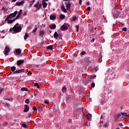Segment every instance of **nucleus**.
<instances>
[{
	"label": "nucleus",
	"instance_id": "28",
	"mask_svg": "<svg viewBox=\"0 0 129 129\" xmlns=\"http://www.w3.org/2000/svg\"><path fill=\"white\" fill-rule=\"evenodd\" d=\"M29 102H30V100H29V99H27L25 100V103H27V104H29Z\"/></svg>",
	"mask_w": 129,
	"mask_h": 129
},
{
	"label": "nucleus",
	"instance_id": "52",
	"mask_svg": "<svg viewBox=\"0 0 129 129\" xmlns=\"http://www.w3.org/2000/svg\"><path fill=\"white\" fill-rule=\"evenodd\" d=\"M34 96L36 97L37 96V94H34Z\"/></svg>",
	"mask_w": 129,
	"mask_h": 129
},
{
	"label": "nucleus",
	"instance_id": "11",
	"mask_svg": "<svg viewBox=\"0 0 129 129\" xmlns=\"http://www.w3.org/2000/svg\"><path fill=\"white\" fill-rule=\"evenodd\" d=\"M22 72H25V69L19 70L14 72V74L16 73H22Z\"/></svg>",
	"mask_w": 129,
	"mask_h": 129
},
{
	"label": "nucleus",
	"instance_id": "2",
	"mask_svg": "<svg viewBox=\"0 0 129 129\" xmlns=\"http://www.w3.org/2000/svg\"><path fill=\"white\" fill-rule=\"evenodd\" d=\"M17 25H19V24L17 23L13 27V28L10 29V32H11V33H12V34L19 33V32H21V31H22V27H21V26H17Z\"/></svg>",
	"mask_w": 129,
	"mask_h": 129
},
{
	"label": "nucleus",
	"instance_id": "53",
	"mask_svg": "<svg viewBox=\"0 0 129 129\" xmlns=\"http://www.w3.org/2000/svg\"><path fill=\"white\" fill-rule=\"evenodd\" d=\"M36 87H37V88H40V86H39V85H38V86H36Z\"/></svg>",
	"mask_w": 129,
	"mask_h": 129
},
{
	"label": "nucleus",
	"instance_id": "24",
	"mask_svg": "<svg viewBox=\"0 0 129 129\" xmlns=\"http://www.w3.org/2000/svg\"><path fill=\"white\" fill-rule=\"evenodd\" d=\"M66 90H67V89H66V87H63L62 89V93H65V92H66Z\"/></svg>",
	"mask_w": 129,
	"mask_h": 129
},
{
	"label": "nucleus",
	"instance_id": "3",
	"mask_svg": "<svg viewBox=\"0 0 129 129\" xmlns=\"http://www.w3.org/2000/svg\"><path fill=\"white\" fill-rule=\"evenodd\" d=\"M34 8H36L37 10H40V9L42 8V4L38 2V3L34 5Z\"/></svg>",
	"mask_w": 129,
	"mask_h": 129
},
{
	"label": "nucleus",
	"instance_id": "31",
	"mask_svg": "<svg viewBox=\"0 0 129 129\" xmlns=\"http://www.w3.org/2000/svg\"><path fill=\"white\" fill-rule=\"evenodd\" d=\"M95 87V84L94 83H92L91 84V87H92L93 88H94Z\"/></svg>",
	"mask_w": 129,
	"mask_h": 129
},
{
	"label": "nucleus",
	"instance_id": "7",
	"mask_svg": "<svg viewBox=\"0 0 129 129\" xmlns=\"http://www.w3.org/2000/svg\"><path fill=\"white\" fill-rule=\"evenodd\" d=\"M24 62H25V60H18L17 61V64L18 66H20V65H21V64H23L24 63Z\"/></svg>",
	"mask_w": 129,
	"mask_h": 129
},
{
	"label": "nucleus",
	"instance_id": "35",
	"mask_svg": "<svg viewBox=\"0 0 129 129\" xmlns=\"http://www.w3.org/2000/svg\"><path fill=\"white\" fill-rule=\"evenodd\" d=\"M77 19V17H76V16H74L73 18V21H76Z\"/></svg>",
	"mask_w": 129,
	"mask_h": 129
},
{
	"label": "nucleus",
	"instance_id": "5",
	"mask_svg": "<svg viewBox=\"0 0 129 129\" xmlns=\"http://www.w3.org/2000/svg\"><path fill=\"white\" fill-rule=\"evenodd\" d=\"M25 4V1H21V2H16L15 5L18 6V7H20L21 6H23Z\"/></svg>",
	"mask_w": 129,
	"mask_h": 129
},
{
	"label": "nucleus",
	"instance_id": "43",
	"mask_svg": "<svg viewBox=\"0 0 129 129\" xmlns=\"http://www.w3.org/2000/svg\"><path fill=\"white\" fill-rule=\"evenodd\" d=\"M22 14V10H20V11L18 12L19 15H21Z\"/></svg>",
	"mask_w": 129,
	"mask_h": 129
},
{
	"label": "nucleus",
	"instance_id": "56",
	"mask_svg": "<svg viewBox=\"0 0 129 129\" xmlns=\"http://www.w3.org/2000/svg\"><path fill=\"white\" fill-rule=\"evenodd\" d=\"M121 118H122L123 119H124V117L122 116V117H121Z\"/></svg>",
	"mask_w": 129,
	"mask_h": 129
},
{
	"label": "nucleus",
	"instance_id": "49",
	"mask_svg": "<svg viewBox=\"0 0 129 129\" xmlns=\"http://www.w3.org/2000/svg\"><path fill=\"white\" fill-rule=\"evenodd\" d=\"M76 29H79V26H78V25H76Z\"/></svg>",
	"mask_w": 129,
	"mask_h": 129
},
{
	"label": "nucleus",
	"instance_id": "55",
	"mask_svg": "<svg viewBox=\"0 0 129 129\" xmlns=\"http://www.w3.org/2000/svg\"><path fill=\"white\" fill-rule=\"evenodd\" d=\"M84 125H87V123H85Z\"/></svg>",
	"mask_w": 129,
	"mask_h": 129
},
{
	"label": "nucleus",
	"instance_id": "54",
	"mask_svg": "<svg viewBox=\"0 0 129 129\" xmlns=\"http://www.w3.org/2000/svg\"><path fill=\"white\" fill-rule=\"evenodd\" d=\"M36 87H37V88H40V86H39V85H38V86H36Z\"/></svg>",
	"mask_w": 129,
	"mask_h": 129
},
{
	"label": "nucleus",
	"instance_id": "9",
	"mask_svg": "<svg viewBox=\"0 0 129 129\" xmlns=\"http://www.w3.org/2000/svg\"><path fill=\"white\" fill-rule=\"evenodd\" d=\"M60 30H61V31H65V30H68V27L63 25L62 26H61Z\"/></svg>",
	"mask_w": 129,
	"mask_h": 129
},
{
	"label": "nucleus",
	"instance_id": "30",
	"mask_svg": "<svg viewBox=\"0 0 129 129\" xmlns=\"http://www.w3.org/2000/svg\"><path fill=\"white\" fill-rule=\"evenodd\" d=\"M85 54H86V52L85 51H82L81 53V56H82L83 55H85Z\"/></svg>",
	"mask_w": 129,
	"mask_h": 129
},
{
	"label": "nucleus",
	"instance_id": "18",
	"mask_svg": "<svg viewBox=\"0 0 129 129\" xmlns=\"http://www.w3.org/2000/svg\"><path fill=\"white\" fill-rule=\"evenodd\" d=\"M120 115H123V116H128V114H127V113L125 112H121Z\"/></svg>",
	"mask_w": 129,
	"mask_h": 129
},
{
	"label": "nucleus",
	"instance_id": "1",
	"mask_svg": "<svg viewBox=\"0 0 129 129\" xmlns=\"http://www.w3.org/2000/svg\"><path fill=\"white\" fill-rule=\"evenodd\" d=\"M18 11H15L14 13L10 14L7 18L5 19L6 22H7L8 24H13L16 20H18L19 17H21V14H18ZM16 17L14 18V17Z\"/></svg>",
	"mask_w": 129,
	"mask_h": 129
},
{
	"label": "nucleus",
	"instance_id": "37",
	"mask_svg": "<svg viewBox=\"0 0 129 129\" xmlns=\"http://www.w3.org/2000/svg\"><path fill=\"white\" fill-rule=\"evenodd\" d=\"M118 125H119V126H123V125L121 123H118Z\"/></svg>",
	"mask_w": 129,
	"mask_h": 129
},
{
	"label": "nucleus",
	"instance_id": "16",
	"mask_svg": "<svg viewBox=\"0 0 129 129\" xmlns=\"http://www.w3.org/2000/svg\"><path fill=\"white\" fill-rule=\"evenodd\" d=\"M50 28L54 30V29H56V25L55 24H52V25H50L49 26Z\"/></svg>",
	"mask_w": 129,
	"mask_h": 129
},
{
	"label": "nucleus",
	"instance_id": "47",
	"mask_svg": "<svg viewBox=\"0 0 129 129\" xmlns=\"http://www.w3.org/2000/svg\"><path fill=\"white\" fill-rule=\"evenodd\" d=\"M79 4L80 5H81V4H82V0H79Z\"/></svg>",
	"mask_w": 129,
	"mask_h": 129
},
{
	"label": "nucleus",
	"instance_id": "13",
	"mask_svg": "<svg viewBox=\"0 0 129 129\" xmlns=\"http://www.w3.org/2000/svg\"><path fill=\"white\" fill-rule=\"evenodd\" d=\"M88 120H91V117H92V115L91 114H88L87 115Z\"/></svg>",
	"mask_w": 129,
	"mask_h": 129
},
{
	"label": "nucleus",
	"instance_id": "23",
	"mask_svg": "<svg viewBox=\"0 0 129 129\" xmlns=\"http://www.w3.org/2000/svg\"><path fill=\"white\" fill-rule=\"evenodd\" d=\"M48 50H53V46L52 45H49L47 46Z\"/></svg>",
	"mask_w": 129,
	"mask_h": 129
},
{
	"label": "nucleus",
	"instance_id": "26",
	"mask_svg": "<svg viewBox=\"0 0 129 129\" xmlns=\"http://www.w3.org/2000/svg\"><path fill=\"white\" fill-rule=\"evenodd\" d=\"M56 17L54 15H51L50 16V20H54V19H55Z\"/></svg>",
	"mask_w": 129,
	"mask_h": 129
},
{
	"label": "nucleus",
	"instance_id": "32",
	"mask_svg": "<svg viewBox=\"0 0 129 129\" xmlns=\"http://www.w3.org/2000/svg\"><path fill=\"white\" fill-rule=\"evenodd\" d=\"M3 91H4V89L0 88V95L2 94Z\"/></svg>",
	"mask_w": 129,
	"mask_h": 129
},
{
	"label": "nucleus",
	"instance_id": "12",
	"mask_svg": "<svg viewBox=\"0 0 129 129\" xmlns=\"http://www.w3.org/2000/svg\"><path fill=\"white\" fill-rule=\"evenodd\" d=\"M53 36H54V38H55V39H57L58 37H59V34L57 32H55V33L53 34Z\"/></svg>",
	"mask_w": 129,
	"mask_h": 129
},
{
	"label": "nucleus",
	"instance_id": "62",
	"mask_svg": "<svg viewBox=\"0 0 129 129\" xmlns=\"http://www.w3.org/2000/svg\"><path fill=\"white\" fill-rule=\"evenodd\" d=\"M117 129H120L119 127H117Z\"/></svg>",
	"mask_w": 129,
	"mask_h": 129
},
{
	"label": "nucleus",
	"instance_id": "45",
	"mask_svg": "<svg viewBox=\"0 0 129 129\" xmlns=\"http://www.w3.org/2000/svg\"><path fill=\"white\" fill-rule=\"evenodd\" d=\"M33 110H37V108H36V107H33Z\"/></svg>",
	"mask_w": 129,
	"mask_h": 129
},
{
	"label": "nucleus",
	"instance_id": "19",
	"mask_svg": "<svg viewBox=\"0 0 129 129\" xmlns=\"http://www.w3.org/2000/svg\"><path fill=\"white\" fill-rule=\"evenodd\" d=\"M44 34H45V32L43 30H41L39 31V35L41 36H44Z\"/></svg>",
	"mask_w": 129,
	"mask_h": 129
},
{
	"label": "nucleus",
	"instance_id": "38",
	"mask_svg": "<svg viewBox=\"0 0 129 129\" xmlns=\"http://www.w3.org/2000/svg\"><path fill=\"white\" fill-rule=\"evenodd\" d=\"M122 31H124V32H126V28L125 27L123 28Z\"/></svg>",
	"mask_w": 129,
	"mask_h": 129
},
{
	"label": "nucleus",
	"instance_id": "21",
	"mask_svg": "<svg viewBox=\"0 0 129 129\" xmlns=\"http://www.w3.org/2000/svg\"><path fill=\"white\" fill-rule=\"evenodd\" d=\"M21 91H28V89L26 87H23L21 89Z\"/></svg>",
	"mask_w": 129,
	"mask_h": 129
},
{
	"label": "nucleus",
	"instance_id": "15",
	"mask_svg": "<svg viewBox=\"0 0 129 129\" xmlns=\"http://www.w3.org/2000/svg\"><path fill=\"white\" fill-rule=\"evenodd\" d=\"M42 5L43 6V8L45 9V8L47 7V6L48 5V4H47V3H46L45 1H43L42 2Z\"/></svg>",
	"mask_w": 129,
	"mask_h": 129
},
{
	"label": "nucleus",
	"instance_id": "8",
	"mask_svg": "<svg viewBox=\"0 0 129 129\" xmlns=\"http://www.w3.org/2000/svg\"><path fill=\"white\" fill-rule=\"evenodd\" d=\"M66 6L67 9L68 11H69L70 10V7H71V4L70 3H68L65 4Z\"/></svg>",
	"mask_w": 129,
	"mask_h": 129
},
{
	"label": "nucleus",
	"instance_id": "29",
	"mask_svg": "<svg viewBox=\"0 0 129 129\" xmlns=\"http://www.w3.org/2000/svg\"><path fill=\"white\" fill-rule=\"evenodd\" d=\"M60 19H65V15H61L60 16Z\"/></svg>",
	"mask_w": 129,
	"mask_h": 129
},
{
	"label": "nucleus",
	"instance_id": "36",
	"mask_svg": "<svg viewBox=\"0 0 129 129\" xmlns=\"http://www.w3.org/2000/svg\"><path fill=\"white\" fill-rule=\"evenodd\" d=\"M91 77H92V78H94V79H95V78H96V75H92Z\"/></svg>",
	"mask_w": 129,
	"mask_h": 129
},
{
	"label": "nucleus",
	"instance_id": "40",
	"mask_svg": "<svg viewBox=\"0 0 129 129\" xmlns=\"http://www.w3.org/2000/svg\"><path fill=\"white\" fill-rule=\"evenodd\" d=\"M22 125H23V127H27V125H26L25 123H23Z\"/></svg>",
	"mask_w": 129,
	"mask_h": 129
},
{
	"label": "nucleus",
	"instance_id": "44",
	"mask_svg": "<svg viewBox=\"0 0 129 129\" xmlns=\"http://www.w3.org/2000/svg\"><path fill=\"white\" fill-rule=\"evenodd\" d=\"M44 103H45V104H49V102H48L47 101H44Z\"/></svg>",
	"mask_w": 129,
	"mask_h": 129
},
{
	"label": "nucleus",
	"instance_id": "27",
	"mask_svg": "<svg viewBox=\"0 0 129 129\" xmlns=\"http://www.w3.org/2000/svg\"><path fill=\"white\" fill-rule=\"evenodd\" d=\"M120 115H121L120 114H118L116 115H115L116 118H117V119L119 118V117H120Z\"/></svg>",
	"mask_w": 129,
	"mask_h": 129
},
{
	"label": "nucleus",
	"instance_id": "41",
	"mask_svg": "<svg viewBox=\"0 0 129 129\" xmlns=\"http://www.w3.org/2000/svg\"><path fill=\"white\" fill-rule=\"evenodd\" d=\"M87 11H91V9L90 8V7H88L87 9Z\"/></svg>",
	"mask_w": 129,
	"mask_h": 129
},
{
	"label": "nucleus",
	"instance_id": "50",
	"mask_svg": "<svg viewBox=\"0 0 129 129\" xmlns=\"http://www.w3.org/2000/svg\"><path fill=\"white\" fill-rule=\"evenodd\" d=\"M95 40V39L93 38L92 40H91V42H94Z\"/></svg>",
	"mask_w": 129,
	"mask_h": 129
},
{
	"label": "nucleus",
	"instance_id": "33",
	"mask_svg": "<svg viewBox=\"0 0 129 129\" xmlns=\"http://www.w3.org/2000/svg\"><path fill=\"white\" fill-rule=\"evenodd\" d=\"M37 30H38V28L36 27L35 28V30H33L32 33H36V31H37Z\"/></svg>",
	"mask_w": 129,
	"mask_h": 129
},
{
	"label": "nucleus",
	"instance_id": "34",
	"mask_svg": "<svg viewBox=\"0 0 129 129\" xmlns=\"http://www.w3.org/2000/svg\"><path fill=\"white\" fill-rule=\"evenodd\" d=\"M96 30H97V28L96 27V28H95V33H93V35H96V33H97V31Z\"/></svg>",
	"mask_w": 129,
	"mask_h": 129
},
{
	"label": "nucleus",
	"instance_id": "64",
	"mask_svg": "<svg viewBox=\"0 0 129 129\" xmlns=\"http://www.w3.org/2000/svg\"><path fill=\"white\" fill-rule=\"evenodd\" d=\"M45 1H46V2H48V0H45Z\"/></svg>",
	"mask_w": 129,
	"mask_h": 129
},
{
	"label": "nucleus",
	"instance_id": "10",
	"mask_svg": "<svg viewBox=\"0 0 129 129\" xmlns=\"http://www.w3.org/2000/svg\"><path fill=\"white\" fill-rule=\"evenodd\" d=\"M119 15H120L119 11H117L115 14H114L113 17H114V18H118V16H119Z\"/></svg>",
	"mask_w": 129,
	"mask_h": 129
},
{
	"label": "nucleus",
	"instance_id": "48",
	"mask_svg": "<svg viewBox=\"0 0 129 129\" xmlns=\"http://www.w3.org/2000/svg\"><path fill=\"white\" fill-rule=\"evenodd\" d=\"M31 115H32V114H31V113L28 114V117L29 118L31 117Z\"/></svg>",
	"mask_w": 129,
	"mask_h": 129
},
{
	"label": "nucleus",
	"instance_id": "59",
	"mask_svg": "<svg viewBox=\"0 0 129 129\" xmlns=\"http://www.w3.org/2000/svg\"><path fill=\"white\" fill-rule=\"evenodd\" d=\"M68 1H69V0H64L65 2H67Z\"/></svg>",
	"mask_w": 129,
	"mask_h": 129
},
{
	"label": "nucleus",
	"instance_id": "39",
	"mask_svg": "<svg viewBox=\"0 0 129 129\" xmlns=\"http://www.w3.org/2000/svg\"><path fill=\"white\" fill-rule=\"evenodd\" d=\"M27 75H32V72L31 71L28 72Z\"/></svg>",
	"mask_w": 129,
	"mask_h": 129
},
{
	"label": "nucleus",
	"instance_id": "14",
	"mask_svg": "<svg viewBox=\"0 0 129 129\" xmlns=\"http://www.w3.org/2000/svg\"><path fill=\"white\" fill-rule=\"evenodd\" d=\"M61 10L62 11V12H63V13H67V10H66V8H65V6H62L61 7Z\"/></svg>",
	"mask_w": 129,
	"mask_h": 129
},
{
	"label": "nucleus",
	"instance_id": "4",
	"mask_svg": "<svg viewBox=\"0 0 129 129\" xmlns=\"http://www.w3.org/2000/svg\"><path fill=\"white\" fill-rule=\"evenodd\" d=\"M9 52H10V47H9V46H7L5 47V49L4 51V53L5 54V55H8V53H9Z\"/></svg>",
	"mask_w": 129,
	"mask_h": 129
},
{
	"label": "nucleus",
	"instance_id": "22",
	"mask_svg": "<svg viewBox=\"0 0 129 129\" xmlns=\"http://www.w3.org/2000/svg\"><path fill=\"white\" fill-rule=\"evenodd\" d=\"M2 11H4V12H7V11H8L7 7L6 6H4L3 8H2Z\"/></svg>",
	"mask_w": 129,
	"mask_h": 129
},
{
	"label": "nucleus",
	"instance_id": "63",
	"mask_svg": "<svg viewBox=\"0 0 129 129\" xmlns=\"http://www.w3.org/2000/svg\"><path fill=\"white\" fill-rule=\"evenodd\" d=\"M101 122H102V123H103V121H102Z\"/></svg>",
	"mask_w": 129,
	"mask_h": 129
},
{
	"label": "nucleus",
	"instance_id": "61",
	"mask_svg": "<svg viewBox=\"0 0 129 129\" xmlns=\"http://www.w3.org/2000/svg\"><path fill=\"white\" fill-rule=\"evenodd\" d=\"M79 29H77V32H78V30H79Z\"/></svg>",
	"mask_w": 129,
	"mask_h": 129
},
{
	"label": "nucleus",
	"instance_id": "60",
	"mask_svg": "<svg viewBox=\"0 0 129 129\" xmlns=\"http://www.w3.org/2000/svg\"><path fill=\"white\" fill-rule=\"evenodd\" d=\"M101 118H102V117H103V116L102 115H101Z\"/></svg>",
	"mask_w": 129,
	"mask_h": 129
},
{
	"label": "nucleus",
	"instance_id": "58",
	"mask_svg": "<svg viewBox=\"0 0 129 129\" xmlns=\"http://www.w3.org/2000/svg\"><path fill=\"white\" fill-rule=\"evenodd\" d=\"M32 2H33V3H34V2H35V0H33V1H32Z\"/></svg>",
	"mask_w": 129,
	"mask_h": 129
},
{
	"label": "nucleus",
	"instance_id": "46",
	"mask_svg": "<svg viewBox=\"0 0 129 129\" xmlns=\"http://www.w3.org/2000/svg\"><path fill=\"white\" fill-rule=\"evenodd\" d=\"M3 33H4V34H6V31H5V30H2L1 31V33L3 34Z\"/></svg>",
	"mask_w": 129,
	"mask_h": 129
},
{
	"label": "nucleus",
	"instance_id": "20",
	"mask_svg": "<svg viewBox=\"0 0 129 129\" xmlns=\"http://www.w3.org/2000/svg\"><path fill=\"white\" fill-rule=\"evenodd\" d=\"M16 67L15 66H13L11 68V71H12V72H15V71H16Z\"/></svg>",
	"mask_w": 129,
	"mask_h": 129
},
{
	"label": "nucleus",
	"instance_id": "42",
	"mask_svg": "<svg viewBox=\"0 0 129 129\" xmlns=\"http://www.w3.org/2000/svg\"><path fill=\"white\" fill-rule=\"evenodd\" d=\"M38 85H39V84H38V83H36L34 84V86H35V87H37Z\"/></svg>",
	"mask_w": 129,
	"mask_h": 129
},
{
	"label": "nucleus",
	"instance_id": "17",
	"mask_svg": "<svg viewBox=\"0 0 129 129\" xmlns=\"http://www.w3.org/2000/svg\"><path fill=\"white\" fill-rule=\"evenodd\" d=\"M29 38V33H26L25 35L24 36V40H27Z\"/></svg>",
	"mask_w": 129,
	"mask_h": 129
},
{
	"label": "nucleus",
	"instance_id": "51",
	"mask_svg": "<svg viewBox=\"0 0 129 129\" xmlns=\"http://www.w3.org/2000/svg\"><path fill=\"white\" fill-rule=\"evenodd\" d=\"M13 3H15V2H17V0H12Z\"/></svg>",
	"mask_w": 129,
	"mask_h": 129
},
{
	"label": "nucleus",
	"instance_id": "57",
	"mask_svg": "<svg viewBox=\"0 0 129 129\" xmlns=\"http://www.w3.org/2000/svg\"><path fill=\"white\" fill-rule=\"evenodd\" d=\"M87 5H88V6H89V5H90V4H89V2L87 3Z\"/></svg>",
	"mask_w": 129,
	"mask_h": 129
},
{
	"label": "nucleus",
	"instance_id": "25",
	"mask_svg": "<svg viewBox=\"0 0 129 129\" xmlns=\"http://www.w3.org/2000/svg\"><path fill=\"white\" fill-rule=\"evenodd\" d=\"M16 52L17 54H21V51L20 50V49H16Z\"/></svg>",
	"mask_w": 129,
	"mask_h": 129
},
{
	"label": "nucleus",
	"instance_id": "6",
	"mask_svg": "<svg viewBox=\"0 0 129 129\" xmlns=\"http://www.w3.org/2000/svg\"><path fill=\"white\" fill-rule=\"evenodd\" d=\"M25 109L24 110V112H28L29 111V109H30V107H29L28 105H25L24 106Z\"/></svg>",
	"mask_w": 129,
	"mask_h": 129
}]
</instances>
